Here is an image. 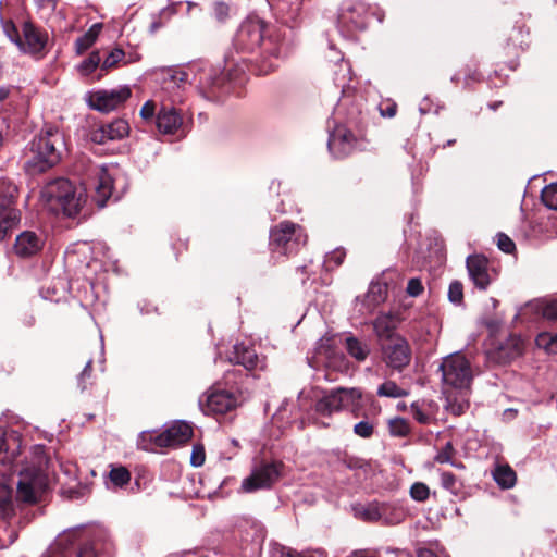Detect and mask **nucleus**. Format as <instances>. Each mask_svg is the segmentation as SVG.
Masks as SVG:
<instances>
[{"mask_svg":"<svg viewBox=\"0 0 557 557\" xmlns=\"http://www.w3.org/2000/svg\"><path fill=\"white\" fill-rule=\"evenodd\" d=\"M41 200L54 213L66 216L77 214L85 201L82 193L66 178H57L48 183L41 190Z\"/></svg>","mask_w":557,"mask_h":557,"instance_id":"nucleus-1","label":"nucleus"},{"mask_svg":"<svg viewBox=\"0 0 557 557\" xmlns=\"http://www.w3.org/2000/svg\"><path fill=\"white\" fill-rule=\"evenodd\" d=\"M61 144L62 137L58 129H48L38 135L32 143V154L26 162V169L36 174L54 166L61 159L58 148Z\"/></svg>","mask_w":557,"mask_h":557,"instance_id":"nucleus-2","label":"nucleus"},{"mask_svg":"<svg viewBox=\"0 0 557 557\" xmlns=\"http://www.w3.org/2000/svg\"><path fill=\"white\" fill-rule=\"evenodd\" d=\"M48 460L44 455L37 457V465L26 467L20 472L16 497L24 503H36L49 486Z\"/></svg>","mask_w":557,"mask_h":557,"instance_id":"nucleus-3","label":"nucleus"},{"mask_svg":"<svg viewBox=\"0 0 557 557\" xmlns=\"http://www.w3.org/2000/svg\"><path fill=\"white\" fill-rule=\"evenodd\" d=\"M440 370L445 389L463 393L471 392L474 371L470 361L463 355L456 352L445 357L440 366Z\"/></svg>","mask_w":557,"mask_h":557,"instance_id":"nucleus-4","label":"nucleus"},{"mask_svg":"<svg viewBox=\"0 0 557 557\" xmlns=\"http://www.w3.org/2000/svg\"><path fill=\"white\" fill-rule=\"evenodd\" d=\"M307 243V235L301 226L283 221L270 231V248L273 253L290 256Z\"/></svg>","mask_w":557,"mask_h":557,"instance_id":"nucleus-5","label":"nucleus"},{"mask_svg":"<svg viewBox=\"0 0 557 557\" xmlns=\"http://www.w3.org/2000/svg\"><path fill=\"white\" fill-rule=\"evenodd\" d=\"M17 188L8 181L0 180V242L17 226L21 220V212L15 207Z\"/></svg>","mask_w":557,"mask_h":557,"instance_id":"nucleus-6","label":"nucleus"},{"mask_svg":"<svg viewBox=\"0 0 557 557\" xmlns=\"http://www.w3.org/2000/svg\"><path fill=\"white\" fill-rule=\"evenodd\" d=\"M283 463L281 461L261 462L255 467L250 475L245 478L242 490L252 493L258 490L272 487L282 476Z\"/></svg>","mask_w":557,"mask_h":557,"instance_id":"nucleus-7","label":"nucleus"},{"mask_svg":"<svg viewBox=\"0 0 557 557\" xmlns=\"http://www.w3.org/2000/svg\"><path fill=\"white\" fill-rule=\"evenodd\" d=\"M239 40L247 41L249 49H261L262 58L278 57L280 48L272 38H264V25L260 22L243 24L238 33Z\"/></svg>","mask_w":557,"mask_h":557,"instance_id":"nucleus-8","label":"nucleus"},{"mask_svg":"<svg viewBox=\"0 0 557 557\" xmlns=\"http://www.w3.org/2000/svg\"><path fill=\"white\" fill-rule=\"evenodd\" d=\"M242 403L240 394L220 387L210 388L205 399H200V407L206 414H225L233 411Z\"/></svg>","mask_w":557,"mask_h":557,"instance_id":"nucleus-9","label":"nucleus"},{"mask_svg":"<svg viewBox=\"0 0 557 557\" xmlns=\"http://www.w3.org/2000/svg\"><path fill=\"white\" fill-rule=\"evenodd\" d=\"M382 360L396 371H403L411 361V348L404 336H393L391 341L381 343Z\"/></svg>","mask_w":557,"mask_h":557,"instance_id":"nucleus-10","label":"nucleus"},{"mask_svg":"<svg viewBox=\"0 0 557 557\" xmlns=\"http://www.w3.org/2000/svg\"><path fill=\"white\" fill-rule=\"evenodd\" d=\"M359 146V139L345 126H336L330 134L327 147L336 159H344L351 154Z\"/></svg>","mask_w":557,"mask_h":557,"instance_id":"nucleus-11","label":"nucleus"},{"mask_svg":"<svg viewBox=\"0 0 557 557\" xmlns=\"http://www.w3.org/2000/svg\"><path fill=\"white\" fill-rule=\"evenodd\" d=\"M132 95L129 87L123 86L112 90H99L90 95L89 104L101 112H110L124 103Z\"/></svg>","mask_w":557,"mask_h":557,"instance_id":"nucleus-12","label":"nucleus"},{"mask_svg":"<svg viewBox=\"0 0 557 557\" xmlns=\"http://www.w3.org/2000/svg\"><path fill=\"white\" fill-rule=\"evenodd\" d=\"M193 436V428L184 422L177 421L159 434L150 435L158 447H174L187 443Z\"/></svg>","mask_w":557,"mask_h":557,"instance_id":"nucleus-13","label":"nucleus"},{"mask_svg":"<svg viewBox=\"0 0 557 557\" xmlns=\"http://www.w3.org/2000/svg\"><path fill=\"white\" fill-rule=\"evenodd\" d=\"M48 42L46 32L35 27L32 23H24L23 38L16 39V46L24 53L42 57Z\"/></svg>","mask_w":557,"mask_h":557,"instance_id":"nucleus-14","label":"nucleus"},{"mask_svg":"<svg viewBox=\"0 0 557 557\" xmlns=\"http://www.w3.org/2000/svg\"><path fill=\"white\" fill-rule=\"evenodd\" d=\"M387 510H389V507L386 503L377 502L354 507L355 516L364 521H383L387 524H397L404 520L405 511H397L394 517H389Z\"/></svg>","mask_w":557,"mask_h":557,"instance_id":"nucleus-15","label":"nucleus"},{"mask_svg":"<svg viewBox=\"0 0 557 557\" xmlns=\"http://www.w3.org/2000/svg\"><path fill=\"white\" fill-rule=\"evenodd\" d=\"M469 277L474 286L481 290H485L491 284L488 273V260L482 255H471L466 260Z\"/></svg>","mask_w":557,"mask_h":557,"instance_id":"nucleus-16","label":"nucleus"},{"mask_svg":"<svg viewBox=\"0 0 557 557\" xmlns=\"http://www.w3.org/2000/svg\"><path fill=\"white\" fill-rule=\"evenodd\" d=\"M129 125L123 119H116L111 123L103 124L90 134V139L96 144H106L108 140H117L127 136Z\"/></svg>","mask_w":557,"mask_h":557,"instance_id":"nucleus-17","label":"nucleus"},{"mask_svg":"<svg viewBox=\"0 0 557 557\" xmlns=\"http://www.w3.org/2000/svg\"><path fill=\"white\" fill-rule=\"evenodd\" d=\"M92 186L95 202L99 208L104 207L113 189V178L104 168L96 166L94 169Z\"/></svg>","mask_w":557,"mask_h":557,"instance_id":"nucleus-18","label":"nucleus"},{"mask_svg":"<svg viewBox=\"0 0 557 557\" xmlns=\"http://www.w3.org/2000/svg\"><path fill=\"white\" fill-rule=\"evenodd\" d=\"M44 246V239L33 231H24L17 235L13 251L20 258H29L38 253Z\"/></svg>","mask_w":557,"mask_h":557,"instance_id":"nucleus-19","label":"nucleus"},{"mask_svg":"<svg viewBox=\"0 0 557 557\" xmlns=\"http://www.w3.org/2000/svg\"><path fill=\"white\" fill-rule=\"evenodd\" d=\"M400 323V318L397 313L394 312H381L372 322L373 331L381 341L387 342L391 341L393 336H401L400 334L395 333L398 324Z\"/></svg>","mask_w":557,"mask_h":557,"instance_id":"nucleus-20","label":"nucleus"},{"mask_svg":"<svg viewBox=\"0 0 557 557\" xmlns=\"http://www.w3.org/2000/svg\"><path fill=\"white\" fill-rule=\"evenodd\" d=\"M386 293L385 285L371 283L364 297L362 299H356V306H359L358 311L363 315L372 313L373 310L385 300Z\"/></svg>","mask_w":557,"mask_h":557,"instance_id":"nucleus-21","label":"nucleus"},{"mask_svg":"<svg viewBox=\"0 0 557 557\" xmlns=\"http://www.w3.org/2000/svg\"><path fill=\"white\" fill-rule=\"evenodd\" d=\"M228 359L233 363L243 366L246 370H253L261 367V360L253 347L244 343L234 345Z\"/></svg>","mask_w":557,"mask_h":557,"instance_id":"nucleus-22","label":"nucleus"},{"mask_svg":"<svg viewBox=\"0 0 557 557\" xmlns=\"http://www.w3.org/2000/svg\"><path fill=\"white\" fill-rule=\"evenodd\" d=\"M182 123L181 114L173 107L163 106L156 117L157 128L162 134H174Z\"/></svg>","mask_w":557,"mask_h":557,"instance_id":"nucleus-23","label":"nucleus"},{"mask_svg":"<svg viewBox=\"0 0 557 557\" xmlns=\"http://www.w3.org/2000/svg\"><path fill=\"white\" fill-rule=\"evenodd\" d=\"M314 410L317 413L325 417H331L334 412L343 410L337 388L331 389L317 400Z\"/></svg>","mask_w":557,"mask_h":557,"instance_id":"nucleus-24","label":"nucleus"},{"mask_svg":"<svg viewBox=\"0 0 557 557\" xmlns=\"http://www.w3.org/2000/svg\"><path fill=\"white\" fill-rule=\"evenodd\" d=\"M446 394V410L454 416L463 414L470 407V393L458 392L454 389H444Z\"/></svg>","mask_w":557,"mask_h":557,"instance_id":"nucleus-25","label":"nucleus"},{"mask_svg":"<svg viewBox=\"0 0 557 557\" xmlns=\"http://www.w3.org/2000/svg\"><path fill=\"white\" fill-rule=\"evenodd\" d=\"M344 347L347 354L358 362L366 361L371 354L370 343L354 335H349L345 338Z\"/></svg>","mask_w":557,"mask_h":557,"instance_id":"nucleus-26","label":"nucleus"},{"mask_svg":"<svg viewBox=\"0 0 557 557\" xmlns=\"http://www.w3.org/2000/svg\"><path fill=\"white\" fill-rule=\"evenodd\" d=\"M413 418L421 424L436 420L437 406L433 401H416L410 406Z\"/></svg>","mask_w":557,"mask_h":557,"instance_id":"nucleus-27","label":"nucleus"},{"mask_svg":"<svg viewBox=\"0 0 557 557\" xmlns=\"http://www.w3.org/2000/svg\"><path fill=\"white\" fill-rule=\"evenodd\" d=\"M337 393L343 404V409H350L354 416L357 417V411L360 409V400L362 398L361 389L357 387H338Z\"/></svg>","mask_w":557,"mask_h":557,"instance_id":"nucleus-28","label":"nucleus"},{"mask_svg":"<svg viewBox=\"0 0 557 557\" xmlns=\"http://www.w3.org/2000/svg\"><path fill=\"white\" fill-rule=\"evenodd\" d=\"M523 341L518 336H511L506 346L499 348V360L508 362L522 354Z\"/></svg>","mask_w":557,"mask_h":557,"instance_id":"nucleus-29","label":"nucleus"},{"mask_svg":"<svg viewBox=\"0 0 557 557\" xmlns=\"http://www.w3.org/2000/svg\"><path fill=\"white\" fill-rule=\"evenodd\" d=\"M101 29H102V24L96 23L82 37H78L75 41L76 52L78 54H82L87 49H89L94 45V42L97 40Z\"/></svg>","mask_w":557,"mask_h":557,"instance_id":"nucleus-30","label":"nucleus"},{"mask_svg":"<svg viewBox=\"0 0 557 557\" xmlns=\"http://www.w3.org/2000/svg\"><path fill=\"white\" fill-rule=\"evenodd\" d=\"M493 478L502 488H511L517 480L516 472L508 465L497 466Z\"/></svg>","mask_w":557,"mask_h":557,"instance_id":"nucleus-31","label":"nucleus"},{"mask_svg":"<svg viewBox=\"0 0 557 557\" xmlns=\"http://www.w3.org/2000/svg\"><path fill=\"white\" fill-rule=\"evenodd\" d=\"M534 309L549 321H557V297L536 301Z\"/></svg>","mask_w":557,"mask_h":557,"instance_id":"nucleus-32","label":"nucleus"},{"mask_svg":"<svg viewBox=\"0 0 557 557\" xmlns=\"http://www.w3.org/2000/svg\"><path fill=\"white\" fill-rule=\"evenodd\" d=\"M377 396L388 398H400L408 395V391L398 386L394 381H385L377 388Z\"/></svg>","mask_w":557,"mask_h":557,"instance_id":"nucleus-33","label":"nucleus"},{"mask_svg":"<svg viewBox=\"0 0 557 557\" xmlns=\"http://www.w3.org/2000/svg\"><path fill=\"white\" fill-rule=\"evenodd\" d=\"M440 475L441 485L443 488L450 492L455 496L460 494L463 484L455 474H453L451 472L442 471Z\"/></svg>","mask_w":557,"mask_h":557,"instance_id":"nucleus-34","label":"nucleus"},{"mask_svg":"<svg viewBox=\"0 0 557 557\" xmlns=\"http://www.w3.org/2000/svg\"><path fill=\"white\" fill-rule=\"evenodd\" d=\"M109 479L116 487H123L131 481V472L123 466H112Z\"/></svg>","mask_w":557,"mask_h":557,"instance_id":"nucleus-35","label":"nucleus"},{"mask_svg":"<svg viewBox=\"0 0 557 557\" xmlns=\"http://www.w3.org/2000/svg\"><path fill=\"white\" fill-rule=\"evenodd\" d=\"M388 430L393 436L405 437L410 433V425L406 419L397 417L388 421Z\"/></svg>","mask_w":557,"mask_h":557,"instance_id":"nucleus-36","label":"nucleus"},{"mask_svg":"<svg viewBox=\"0 0 557 557\" xmlns=\"http://www.w3.org/2000/svg\"><path fill=\"white\" fill-rule=\"evenodd\" d=\"M541 199L548 209L557 210V183L544 187Z\"/></svg>","mask_w":557,"mask_h":557,"instance_id":"nucleus-37","label":"nucleus"},{"mask_svg":"<svg viewBox=\"0 0 557 557\" xmlns=\"http://www.w3.org/2000/svg\"><path fill=\"white\" fill-rule=\"evenodd\" d=\"M343 463L348 469H350V470H360L364 474H367L371 470V465L367 460L358 458V457H354V456H345L343 458Z\"/></svg>","mask_w":557,"mask_h":557,"instance_id":"nucleus-38","label":"nucleus"},{"mask_svg":"<svg viewBox=\"0 0 557 557\" xmlns=\"http://www.w3.org/2000/svg\"><path fill=\"white\" fill-rule=\"evenodd\" d=\"M101 62V57L98 51H94L89 54V57L84 60L79 65V71L84 75H88L92 73L99 63Z\"/></svg>","mask_w":557,"mask_h":557,"instance_id":"nucleus-39","label":"nucleus"},{"mask_svg":"<svg viewBox=\"0 0 557 557\" xmlns=\"http://www.w3.org/2000/svg\"><path fill=\"white\" fill-rule=\"evenodd\" d=\"M536 344L539 347L544 348L548 352H557V335H552L548 333L540 334L536 338Z\"/></svg>","mask_w":557,"mask_h":557,"instance_id":"nucleus-40","label":"nucleus"},{"mask_svg":"<svg viewBox=\"0 0 557 557\" xmlns=\"http://www.w3.org/2000/svg\"><path fill=\"white\" fill-rule=\"evenodd\" d=\"M448 299L454 305L463 302V285L460 281H453L448 287Z\"/></svg>","mask_w":557,"mask_h":557,"instance_id":"nucleus-41","label":"nucleus"},{"mask_svg":"<svg viewBox=\"0 0 557 557\" xmlns=\"http://www.w3.org/2000/svg\"><path fill=\"white\" fill-rule=\"evenodd\" d=\"M375 422L370 420H362L355 424L354 433L362 438H369L373 435Z\"/></svg>","mask_w":557,"mask_h":557,"instance_id":"nucleus-42","label":"nucleus"},{"mask_svg":"<svg viewBox=\"0 0 557 557\" xmlns=\"http://www.w3.org/2000/svg\"><path fill=\"white\" fill-rule=\"evenodd\" d=\"M410 496L417 502H425L430 496V488L422 482H416L410 487Z\"/></svg>","mask_w":557,"mask_h":557,"instance_id":"nucleus-43","label":"nucleus"},{"mask_svg":"<svg viewBox=\"0 0 557 557\" xmlns=\"http://www.w3.org/2000/svg\"><path fill=\"white\" fill-rule=\"evenodd\" d=\"M455 455V448L450 442H447L445 446L436 454L434 460L438 463L451 462Z\"/></svg>","mask_w":557,"mask_h":557,"instance_id":"nucleus-44","label":"nucleus"},{"mask_svg":"<svg viewBox=\"0 0 557 557\" xmlns=\"http://www.w3.org/2000/svg\"><path fill=\"white\" fill-rule=\"evenodd\" d=\"M124 51L121 49H114L112 50L107 58L102 61V70H109L115 66L123 58H124Z\"/></svg>","mask_w":557,"mask_h":557,"instance_id":"nucleus-45","label":"nucleus"},{"mask_svg":"<svg viewBox=\"0 0 557 557\" xmlns=\"http://www.w3.org/2000/svg\"><path fill=\"white\" fill-rule=\"evenodd\" d=\"M497 247L502 251H504L506 253H510L515 250L516 245L509 236H507L504 233H499V234H497Z\"/></svg>","mask_w":557,"mask_h":557,"instance_id":"nucleus-46","label":"nucleus"},{"mask_svg":"<svg viewBox=\"0 0 557 557\" xmlns=\"http://www.w3.org/2000/svg\"><path fill=\"white\" fill-rule=\"evenodd\" d=\"M206 459L205 448L201 445H195L193 447L191 456H190V463L194 467H200L203 465Z\"/></svg>","mask_w":557,"mask_h":557,"instance_id":"nucleus-47","label":"nucleus"},{"mask_svg":"<svg viewBox=\"0 0 557 557\" xmlns=\"http://www.w3.org/2000/svg\"><path fill=\"white\" fill-rule=\"evenodd\" d=\"M423 289L424 288H423L421 280L413 277V278L409 280V282L407 284L406 292L411 297H418L422 294Z\"/></svg>","mask_w":557,"mask_h":557,"instance_id":"nucleus-48","label":"nucleus"},{"mask_svg":"<svg viewBox=\"0 0 557 557\" xmlns=\"http://www.w3.org/2000/svg\"><path fill=\"white\" fill-rule=\"evenodd\" d=\"M156 112V103L152 100H148L144 103L140 109V116L145 121H150L153 119Z\"/></svg>","mask_w":557,"mask_h":557,"instance_id":"nucleus-49","label":"nucleus"},{"mask_svg":"<svg viewBox=\"0 0 557 557\" xmlns=\"http://www.w3.org/2000/svg\"><path fill=\"white\" fill-rule=\"evenodd\" d=\"M11 504L10 492L4 485H0V510L5 511Z\"/></svg>","mask_w":557,"mask_h":557,"instance_id":"nucleus-50","label":"nucleus"},{"mask_svg":"<svg viewBox=\"0 0 557 557\" xmlns=\"http://www.w3.org/2000/svg\"><path fill=\"white\" fill-rule=\"evenodd\" d=\"M228 5L224 2H216L214 4V14L219 21H224L228 16Z\"/></svg>","mask_w":557,"mask_h":557,"instance_id":"nucleus-51","label":"nucleus"},{"mask_svg":"<svg viewBox=\"0 0 557 557\" xmlns=\"http://www.w3.org/2000/svg\"><path fill=\"white\" fill-rule=\"evenodd\" d=\"M91 370H92L91 361H88L78 376V385L82 391H84L86 388L85 381H86V379L90 377Z\"/></svg>","mask_w":557,"mask_h":557,"instance_id":"nucleus-52","label":"nucleus"},{"mask_svg":"<svg viewBox=\"0 0 557 557\" xmlns=\"http://www.w3.org/2000/svg\"><path fill=\"white\" fill-rule=\"evenodd\" d=\"M77 557H98L96 546L94 544H86L84 545Z\"/></svg>","mask_w":557,"mask_h":557,"instance_id":"nucleus-53","label":"nucleus"},{"mask_svg":"<svg viewBox=\"0 0 557 557\" xmlns=\"http://www.w3.org/2000/svg\"><path fill=\"white\" fill-rule=\"evenodd\" d=\"M4 32L12 42L16 45V39L21 38L18 32L13 23H7L4 25Z\"/></svg>","mask_w":557,"mask_h":557,"instance_id":"nucleus-54","label":"nucleus"},{"mask_svg":"<svg viewBox=\"0 0 557 557\" xmlns=\"http://www.w3.org/2000/svg\"><path fill=\"white\" fill-rule=\"evenodd\" d=\"M344 257H345V252L342 251V250H336L334 251L330 257H329V262H334L335 265H341L343 260H344Z\"/></svg>","mask_w":557,"mask_h":557,"instance_id":"nucleus-55","label":"nucleus"},{"mask_svg":"<svg viewBox=\"0 0 557 557\" xmlns=\"http://www.w3.org/2000/svg\"><path fill=\"white\" fill-rule=\"evenodd\" d=\"M281 557H314L312 554L309 553H298L292 549L282 550Z\"/></svg>","mask_w":557,"mask_h":557,"instance_id":"nucleus-56","label":"nucleus"},{"mask_svg":"<svg viewBox=\"0 0 557 557\" xmlns=\"http://www.w3.org/2000/svg\"><path fill=\"white\" fill-rule=\"evenodd\" d=\"M397 111V106L395 103H388L385 109L381 108V114L383 116L393 117L395 116Z\"/></svg>","mask_w":557,"mask_h":557,"instance_id":"nucleus-57","label":"nucleus"},{"mask_svg":"<svg viewBox=\"0 0 557 557\" xmlns=\"http://www.w3.org/2000/svg\"><path fill=\"white\" fill-rule=\"evenodd\" d=\"M417 557H436V555L431 549L420 548L417 552Z\"/></svg>","mask_w":557,"mask_h":557,"instance_id":"nucleus-58","label":"nucleus"},{"mask_svg":"<svg viewBox=\"0 0 557 557\" xmlns=\"http://www.w3.org/2000/svg\"><path fill=\"white\" fill-rule=\"evenodd\" d=\"M9 125L5 121V119H2L1 122H0V147L2 146L3 144V131L4 129H8Z\"/></svg>","mask_w":557,"mask_h":557,"instance_id":"nucleus-59","label":"nucleus"},{"mask_svg":"<svg viewBox=\"0 0 557 557\" xmlns=\"http://www.w3.org/2000/svg\"><path fill=\"white\" fill-rule=\"evenodd\" d=\"M172 78H173L174 81H177V82H180V83H183V82H186V81H187V74H186V73H184V72H176V73L172 76Z\"/></svg>","mask_w":557,"mask_h":557,"instance_id":"nucleus-60","label":"nucleus"},{"mask_svg":"<svg viewBox=\"0 0 557 557\" xmlns=\"http://www.w3.org/2000/svg\"><path fill=\"white\" fill-rule=\"evenodd\" d=\"M7 450V440L4 436V432L0 430V453Z\"/></svg>","mask_w":557,"mask_h":557,"instance_id":"nucleus-61","label":"nucleus"},{"mask_svg":"<svg viewBox=\"0 0 557 557\" xmlns=\"http://www.w3.org/2000/svg\"><path fill=\"white\" fill-rule=\"evenodd\" d=\"M235 371H228L226 372L225 374V383L226 384H233V383H236L235 381Z\"/></svg>","mask_w":557,"mask_h":557,"instance_id":"nucleus-62","label":"nucleus"},{"mask_svg":"<svg viewBox=\"0 0 557 557\" xmlns=\"http://www.w3.org/2000/svg\"><path fill=\"white\" fill-rule=\"evenodd\" d=\"M387 506L389 507V510H387V515L389 517H394L397 511H404L400 507H397V506H394L391 504H387Z\"/></svg>","mask_w":557,"mask_h":557,"instance_id":"nucleus-63","label":"nucleus"},{"mask_svg":"<svg viewBox=\"0 0 557 557\" xmlns=\"http://www.w3.org/2000/svg\"><path fill=\"white\" fill-rule=\"evenodd\" d=\"M275 66H276V64H275V63H273V62H269V63H267V64H263L260 71H261L262 73L267 74V73H269L270 71H272Z\"/></svg>","mask_w":557,"mask_h":557,"instance_id":"nucleus-64","label":"nucleus"}]
</instances>
